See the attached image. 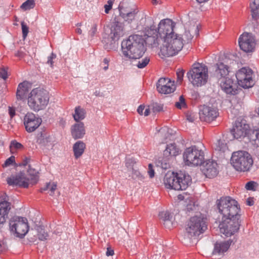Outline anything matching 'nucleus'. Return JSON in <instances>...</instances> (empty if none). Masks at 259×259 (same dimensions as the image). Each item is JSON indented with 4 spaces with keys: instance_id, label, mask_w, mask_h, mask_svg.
I'll list each match as a JSON object with an SVG mask.
<instances>
[{
    "instance_id": "nucleus-1",
    "label": "nucleus",
    "mask_w": 259,
    "mask_h": 259,
    "mask_svg": "<svg viewBox=\"0 0 259 259\" xmlns=\"http://www.w3.org/2000/svg\"><path fill=\"white\" fill-rule=\"evenodd\" d=\"M123 55L130 59L141 58L146 51V42L142 36L134 34L121 42Z\"/></svg>"
},
{
    "instance_id": "nucleus-2",
    "label": "nucleus",
    "mask_w": 259,
    "mask_h": 259,
    "mask_svg": "<svg viewBox=\"0 0 259 259\" xmlns=\"http://www.w3.org/2000/svg\"><path fill=\"white\" fill-rule=\"evenodd\" d=\"M50 100L49 92L40 88L33 89L28 94L27 104L30 109L35 112L44 110Z\"/></svg>"
},
{
    "instance_id": "nucleus-3",
    "label": "nucleus",
    "mask_w": 259,
    "mask_h": 259,
    "mask_svg": "<svg viewBox=\"0 0 259 259\" xmlns=\"http://www.w3.org/2000/svg\"><path fill=\"white\" fill-rule=\"evenodd\" d=\"M163 183L167 189L184 190L191 183V178L189 175L183 173L168 171L164 177Z\"/></svg>"
},
{
    "instance_id": "nucleus-4",
    "label": "nucleus",
    "mask_w": 259,
    "mask_h": 259,
    "mask_svg": "<svg viewBox=\"0 0 259 259\" xmlns=\"http://www.w3.org/2000/svg\"><path fill=\"white\" fill-rule=\"evenodd\" d=\"M159 55L162 57L173 56L183 48V44L181 35L174 33L161 42Z\"/></svg>"
},
{
    "instance_id": "nucleus-5",
    "label": "nucleus",
    "mask_w": 259,
    "mask_h": 259,
    "mask_svg": "<svg viewBox=\"0 0 259 259\" xmlns=\"http://www.w3.org/2000/svg\"><path fill=\"white\" fill-rule=\"evenodd\" d=\"M187 76L189 80L194 86L201 87L207 81L208 68L204 64L195 63L187 72Z\"/></svg>"
},
{
    "instance_id": "nucleus-6",
    "label": "nucleus",
    "mask_w": 259,
    "mask_h": 259,
    "mask_svg": "<svg viewBox=\"0 0 259 259\" xmlns=\"http://www.w3.org/2000/svg\"><path fill=\"white\" fill-rule=\"evenodd\" d=\"M27 173L29 176L28 178L25 177L23 172H20L16 175H12L7 178V183L9 185L19 186L23 188H28L29 182L32 185L36 184L38 180V172L29 165Z\"/></svg>"
},
{
    "instance_id": "nucleus-7",
    "label": "nucleus",
    "mask_w": 259,
    "mask_h": 259,
    "mask_svg": "<svg viewBox=\"0 0 259 259\" xmlns=\"http://www.w3.org/2000/svg\"><path fill=\"white\" fill-rule=\"evenodd\" d=\"M217 205L222 219L238 217L240 211L238 202L231 197H221L217 200Z\"/></svg>"
},
{
    "instance_id": "nucleus-8",
    "label": "nucleus",
    "mask_w": 259,
    "mask_h": 259,
    "mask_svg": "<svg viewBox=\"0 0 259 259\" xmlns=\"http://www.w3.org/2000/svg\"><path fill=\"white\" fill-rule=\"evenodd\" d=\"M231 163L237 171H247L252 166L253 160L251 156L248 152L238 151L233 153Z\"/></svg>"
},
{
    "instance_id": "nucleus-9",
    "label": "nucleus",
    "mask_w": 259,
    "mask_h": 259,
    "mask_svg": "<svg viewBox=\"0 0 259 259\" xmlns=\"http://www.w3.org/2000/svg\"><path fill=\"white\" fill-rule=\"evenodd\" d=\"M175 23L172 20L166 18L161 20L157 27L156 39L151 45L153 47H158L163 39L174 34Z\"/></svg>"
},
{
    "instance_id": "nucleus-10",
    "label": "nucleus",
    "mask_w": 259,
    "mask_h": 259,
    "mask_svg": "<svg viewBox=\"0 0 259 259\" xmlns=\"http://www.w3.org/2000/svg\"><path fill=\"white\" fill-rule=\"evenodd\" d=\"M207 229V225L204 217L196 215L191 217L186 228V235L189 238L199 236Z\"/></svg>"
},
{
    "instance_id": "nucleus-11",
    "label": "nucleus",
    "mask_w": 259,
    "mask_h": 259,
    "mask_svg": "<svg viewBox=\"0 0 259 259\" xmlns=\"http://www.w3.org/2000/svg\"><path fill=\"white\" fill-rule=\"evenodd\" d=\"M183 158L186 165L197 166L203 163L204 154L202 150L193 146L185 149Z\"/></svg>"
},
{
    "instance_id": "nucleus-12",
    "label": "nucleus",
    "mask_w": 259,
    "mask_h": 259,
    "mask_svg": "<svg viewBox=\"0 0 259 259\" xmlns=\"http://www.w3.org/2000/svg\"><path fill=\"white\" fill-rule=\"evenodd\" d=\"M9 225L11 231L20 238L23 237L29 230L27 219L24 217H12L10 220Z\"/></svg>"
},
{
    "instance_id": "nucleus-13",
    "label": "nucleus",
    "mask_w": 259,
    "mask_h": 259,
    "mask_svg": "<svg viewBox=\"0 0 259 259\" xmlns=\"http://www.w3.org/2000/svg\"><path fill=\"white\" fill-rule=\"evenodd\" d=\"M251 131L252 130L245 120L238 118L231 130V133L234 138L241 140L246 137L249 138Z\"/></svg>"
},
{
    "instance_id": "nucleus-14",
    "label": "nucleus",
    "mask_w": 259,
    "mask_h": 259,
    "mask_svg": "<svg viewBox=\"0 0 259 259\" xmlns=\"http://www.w3.org/2000/svg\"><path fill=\"white\" fill-rule=\"evenodd\" d=\"M237 217L222 219L219 225L221 233L229 237L237 232L239 228V222Z\"/></svg>"
},
{
    "instance_id": "nucleus-15",
    "label": "nucleus",
    "mask_w": 259,
    "mask_h": 259,
    "mask_svg": "<svg viewBox=\"0 0 259 259\" xmlns=\"http://www.w3.org/2000/svg\"><path fill=\"white\" fill-rule=\"evenodd\" d=\"M253 72L249 68L243 67L236 74L238 84L245 89L251 88L254 84L252 79Z\"/></svg>"
},
{
    "instance_id": "nucleus-16",
    "label": "nucleus",
    "mask_w": 259,
    "mask_h": 259,
    "mask_svg": "<svg viewBox=\"0 0 259 259\" xmlns=\"http://www.w3.org/2000/svg\"><path fill=\"white\" fill-rule=\"evenodd\" d=\"M240 48L245 53H252L255 49L256 40L251 33L244 32L238 39Z\"/></svg>"
},
{
    "instance_id": "nucleus-17",
    "label": "nucleus",
    "mask_w": 259,
    "mask_h": 259,
    "mask_svg": "<svg viewBox=\"0 0 259 259\" xmlns=\"http://www.w3.org/2000/svg\"><path fill=\"white\" fill-rule=\"evenodd\" d=\"M41 122V118L32 112H28L24 117V124L28 133L35 131Z\"/></svg>"
},
{
    "instance_id": "nucleus-18",
    "label": "nucleus",
    "mask_w": 259,
    "mask_h": 259,
    "mask_svg": "<svg viewBox=\"0 0 259 259\" xmlns=\"http://www.w3.org/2000/svg\"><path fill=\"white\" fill-rule=\"evenodd\" d=\"M200 119L204 122H210L214 120L219 115L217 108L212 106L203 105L199 109Z\"/></svg>"
},
{
    "instance_id": "nucleus-19",
    "label": "nucleus",
    "mask_w": 259,
    "mask_h": 259,
    "mask_svg": "<svg viewBox=\"0 0 259 259\" xmlns=\"http://www.w3.org/2000/svg\"><path fill=\"white\" fill-rule=\"evenodd\" d=\"M157 89L161 94H168L174 92L176 85L174 81L168 78H161L157 83Z\"/></svg>"
},
{
    "instance_id": "nucleus-20",
    "label": "nucleus",
    "mask_w": 259,
    "mask_h": 259,
    "mask_svg": "<svg viewBox=\"0 0 259 259\" xmlns=\"http://www.w3.org/2000/svg\"><path fill=\"white\" fill-rule=\"evenodd\" d=\"M202 170L206 177L209 178H214L218 174V164L213 161H207L203 166Z\"/></svg>"
},
{
    "instance_id": "nucleus-21",
    "label": "nucleus",
    "mask_w": 259,
    "mask_h": 259,
    "mask_svg": "<svg viewBox=\"0 0 259 259\" xmlns=\"http://www.w3.org/2000/svg\"><path fill=\"white\" fill-rule=\"evenodd\" d=\"M123 34V26L122 23L115 21L111 27L110 36L112 40H117Z\"/></svg>"
},
{
    "instance_id": "nucleus-22",
    "label": "nucleus",
    "mask_w": 259,
    "mask_h": 259,
    "mask_svg": "<svg viewBox=\"0 0 259 259\" xmlns=\"http://www.w3.org/2000/svg\"><path fill=\"white\" fill-rule=\"evenodd\" d=\"M199 27L198 25L192 27L190 29L186 30L183 35H181L182 38V43L188 44L190 42L194 36L197 37L199 35Z\"/></svg>"
},
{
    "instance_id": "nucleus-23",
    "label": "nucleus",
    "mask_w": 259,
    "mask_h": 259,
    "mask_svg": "<svg viewBox=\"0 0 259 259\" xmlns=\"http://www.w3.org/2000/svg\"><path fill=\"white\" fill-rule=\"evenodd\" d=\"M214 67L215 68V73L218 77H220V79L226 77L229 74V67L225 61L223 62H218L215 64Z\"/></svg>"
},
{
    "instance_id": "nucleus-24",
    "label": "nucleus",
    "mask_w": 259,
    "mask_h": 259,
    "mask_svg": "<svg viewBox=\"0 0 259 259\" xmlns=\"http://www.w3.org/2000/svg\"><path fill=\"white\" fill-rule=\"evenodd\" d=\"M30 88L31 84L27 81L19 83L16 93L17 100H23L25 99Z\"/></svg>"
},
{
    "instance_id": "nucleus-25",
    "label": "nucleus",
    "mask_w": 259,
    "mask_h": 259,
    "mask_svg": "<svg viewBox=\"0 0 259 259\" xmlns=\"http://www.w3.org/2000/svg\"><path fill=\"white\" fill-rule=\"evenodd\" d=\"M220 84L221 89L227 94L234 95L236 90L233 88V81L228 77L220 79Z\"/></svg>"
},
{
    "instance_id": "nucleus-26",
    "label": "nucleus",
    "mask_w": 259,
    "mask_h": 259,
    "mask_svg": "<svg viewBox=\"0 0 259 259\" xmlns=\"http://www.w3.org/2000/svg\"><path fill=\"white\" fill-rule=\"evenodd\" d=\"M85 132L84 124L81 122L74 124L71 128V135L75 140L82 138L85 135Z\"/></svg>"
},
{
    "instance_id": "nucleus-27",
    "label": "nucleus",
    "mask_w": 259,
    "mask_h": 259,
    "mask_svg": "<svg viewBox=\"0 0 259 259\" xmlns=\"http://www.w3.org/2000/svg\"><path fill=\"white\" fill-rule=\"evenodd\" d=\"M232 241L230 240L221 243H216L214 245V250L213 251V254H223L224 252H226L229 249Z\"/></svg>"
},
{
    "instance_id": "nucleus-28",
    "label": "nucleus",
    "mask_w": 259,
    "mask_h": 259,
    "mask_svg": "<svg viewBox=\"0 0 259 259\" xmlns=\"http://www.w3.org/2000/svg\"><path fill=\"white\" fill-rule=\"evenodd\" d=\"M179 154V149L175 144H169L163 152L164 156L169 159V157L176 156Z\"/></svg>"
},
{
    "instance_id": "nucleus-29",
    "label": "nucleus",
    "mask_w": 259,
    "mask_h": 259,
    "mask_svg": "<svg viewBox=\"0 0 259 259\" xmlns=\"http://www.w3.org/2000/svg\"><path fill=\"white\" fill-rule=\"evenodd\" d=\"M85 149V144L82 141L76 142L73 146V151L76 159L80 157L83 153Z\"/></svg>"
},
{
    "instance_id": "nucleus-30",
    "label": "nucleus",
    "mask_w": 259,
    "mask_h": 259,
    "mask_svg": "<svg viewBox=\"0 0 259 259\" xmlns=\"http://www.w3.org/2000/svg\"><path fill=\"white\" fill-rule=\"evenodd\" d=\"M146 34L148 36V41L151 42V44L154 42V39H156V34H157V27L156 25L152 24L150 27L145 28Z\"/></svg>"
},
{
    "instance_id": "nucleus-31",
    "label": "nucleus",
    "mask_w": 259,
    "mask_h": 259,
    "mask_svg": "<svg viewBox=\"0 0 259 259\" xmlns=\"http://www.w3.org/2000/svg\"><path fill=\"white\" fill-rule=\"evenodd\" d=\"M250 9L253 19L259 18V0H253L250 3Z\"/></svg>"
},
{
    "instance_id": "nucleus-32",
    "label": "nucleus",
    "mask_w": 259,
    "mask_h": 259,
    "mask_svg": "<svg viewBox=\"0 0 259 259\" xmlns=\"http://www.w3.org/2000/svg\"><path fill=\"white\" fill-rule=\"evenodd\" d=\"M120 15L126 21L130 23L135 18L136 15L137 13V11L135 10L131 12H124V10H122L121 7H119Z\"/></svg>"
},
{
    "instance_id": "nucleus-33",
    "label": "nucleus",
    "mask_w": 259,
    "mask_h": 259,
    "mask_svg": "<svg viewBox=\"0 0 259 259\" xmlns=\"http://www.w3.org/2000/svg\"><path fill=\"white\" fill-rule=\"evenodd\" d=\"M85 110L78 106L75 108L74 113L73 114L74 119L78 122L83 119L85 117Z\"/></svg>"
},
{
    "instance_id": "nucleus-34",
    "label": "nucleus",
    "mask_w": 259,
    "mask_h": 259,
    "mask_svg": "<svg viewBox=\"0 0 259 259\" xmlns=\"http://www.w3.org/2000/svg\"><path fill=\"white\" fill-rule=\"evenodd\" d=\"M51 137L47 133H40L38 136L37 142L42 146H46L49 143H51Z\"/></svg>"
},
{
    "instance_id": "nucleus-35",
    "label": "nucleus",
    "mask_w": 259,
    "mask_h": 259,
    "mask_svg": "<svg viewBox=\"0 0 259 259\" xmlns=\"http://www.w3.org/2000/svg\"><path fill=\"white\" fill-rule=\"evenodd\" d=\"M35 229L37 232V236L39 240L41 241H44L48 239L49 235L47 232H45L42 226H36L35 227Z\"/></svg>"
},
{
    "instance_id": "nucleus-36",
    "label": "nucleus",
    "mask_w": 259,
    "mask_h": 259,
    "mask_svg": "<svg viewBox=\"0 0 259 259\" xmlns=\"http://www.w3.org/2000/svg\"><path fill=\"white\" fill-rule=\"evenodd\" d=\"M248 139L259 147V130H252Z\"/></svg>"
},
{
    "instance_id": "nucleus-37",
    "label": "nucleus",
    "mask_w": 259,
    "mask_h": 259,
    "mask_svg": "<svg viewBox=\"0 0 259 259\" xmlns=\"http://www.w3.org/2000/svg\"><path fill=\"white\" fill-rule=\"evenodd\" d=\"M23 147V145L17 142L16 141L14 140L11 142L10 145V150L11 153L14 154L16 152L17 150L22 149Z\"/></svg>"
},
{
    "instance_id": "nucleus-38",
    "label": "nucleus",
    "mask_w": 259,
    "mask_h": 259,
    "mask_svg": "<svg viewBox=\"0 0 259 259\" xmlns=\"http://www.w3.org/2000/svg\"><path fill=\"white\" fill-rule=\"evenodd\" d=\"M57 189V185L55 183L51 184L50 183H47L46 185L40 189V192H43L44 191H46L47 190H49L51 193L50 195H52L53 194L54 191Z\"/></svg>"
},
{
    "instance_id": "nucleus-39",
    "label": "nucleus",
    "mask_w": 259,
    "mask_h": 259,
    "mask_svg": "<svg viewBox=\"0 0 259 259\" xmlns=\"http://www.w3.org/2000/svg\"><path fill=\"white\" fill-rule=\"evenodd\" d=\"M35 5L34 0H27L21 6V8L24 10H27L33 9Z\"/></svg>"
},
{
    "instance_id": "nucleus-40",
    "label": "nucleus",
    "mask_w": 259,
    "mask_h": 259,
    "mask_svg": "<svg viewBox=\"0 0 259 259\" xmlns=\"http://www.w3.org/2000/svg\"><path fill=\"white\" fill-rule=\"evenodd\" d=\"M26 52L29 54V52L27 51L24 47H21L20 49L15 53V56L18 57L20 59H21L26 55Z\"/></svg>"
},
{
    "instance_id": "nucleus-41",
    "label": "nucleus",
    "mask_w": 259,
    "mask_h": 259,
    "mask_svg": "<svg viewBox=\"0 0 259 259\" xmlns=\"http://www.w3.org/2000/svg\"><path fill=\"white\" fill-rule=\"evenodd\" d=\"M175 106L179 109H182L183 108H186L187 107V105L185 102V100L183 96H181L179 97V101L176 102L175 104Z\"/></svg>"
},
{
    "instance_id": "nucleus-42",
    "label": "nucleus",
    "mask_w": 259,
    "mask_h": 259,
    "mask_svg": "<svg viewBox=\"0 0 259 259\" xmlns=\"http://www.w3.org/2000/svg\"><path fill=\"white\" fill-rule=\"evenodd\" d=\"M10 209L9 203L6 201L0 202V211L8 215V211Z\"/></svg>"
},
{
    "instance_id": "nucleus-43",
    "label": "nucleus",
    "mask_w": 259,
    "mask_h": 259,
    "mask_svg": "<svg viewBox=\"0 0 259 259\" xmlns=\"http://www.w3.org/2000/svg\"><path fill=\"white\" fill-rule=\"evenodd\" d=\"M151 107L152 112L154 113L159 112L163 110V105L156 103L152 104Z\"/></svg>"
},
{
    "instance_id": "nucleus-44",
    "label": "nucleus",
    "mask_w": 259,
    "mask_h": 259,
    "mask_svg": "<svg viewBox=\"0 0 259 259\" xmlns=\"http://www.w3.org/2000/svg\"><path fill=\"white\" fill-rule=\"evenodd\" d=\"M159 217L160 220L165 222L169 220L170 214L168 211H161L159 213Z\"/></svg>"
},
{
    "instance_id": "nucleus-45",
    "label": "nucleus",
    "mask_w": 259,
    "mask_h": 259,
    "mask_svg": "<svg viewBox=\"0 0 259 259\" xmlns=\"http://www.w3.org/2000/svg\"><path fill=\"white\" fill-rule=\"evenodd\" d=\"M149 62L150 58L148 57H146L143 59L139 61L137 66L139 68H143L148 64Z\"/></svg>"
},
{
    "instance_id": "nucleus-46",
    "label": "nucleus",
    "mask_w": 259,
    "mask_h": 259,
    "mask_svg": "<svg viewBox=\"0 0 259 259\" xmlns=\"http://www.w3.org/2000/svg\"><path fill=\"white\" fill-rule=\"evenodd\" d=\"M163 253V250L162 249L157 250L152 256L151 259H163L164 255H162Z\"/></svg>"
},
{
    "instance_id": "nucleus-47",
    "label": "nucleus",
    "mask_w": 259,
    "mask_h": 259,
    "mask_svg": "<svg viewBox=\"0 0 259 259\" xmlns=\"http://www.w3.org/2000/svg\"><path fill=\"white\" fill-rule=\"evenodd\" d=\"M22 31V35L24 38H25L27 36L29 32V27L24 22H21V23Z\"/></svg>"
},
{
    "instance_id": "nucleus-48",
    "label": "nucleus",
    "mask_w": 259,
    "mask_h": 259,
    "mask_svg": "<svg viewBox=\"0 0 259 259\" xmlns=\"http://www.w3.org/2000/svg\"><path fill=\"white\" fill-rule=\"evenodd\" d=\"M167 133V128L162 127L158 131V137H164V140L166 139L167 137L166 134Z\"/></svg>"
},
{
    "instance_id": "nucleus-49",
    "label": "nucleus",
    "mask_w": 259,
    "mask_h": 259,
    "mask_svg": "<svg viewBox=\"0 0 259 259\" xmlns=\"http://www.w3.org/2000/svg\"><path fill=\"white\" fill-rule=\"evenodd\" d=\"M15 162V157L14 156H11L10 157L8 158L5 162V163L3 164V166L4 167H7L12 164Z\"/></svg>"
},
{
    "instance_id": "nucleus-50",
    "label": "nucleus",
    "mask_w": 259,
    "mask_h": 259,
    "mask_svg": "<svg viewBox=\"0 0 259 259\" xmlns=\"http://www.w3.org/2000/svg\"><path fill=\"white\" fill-rule=\"evenodd\" d=\"M256 185V183L253 181L247 182L245 185V188L248 190H255L254 187Z\"/></svg>"
},
{
    "instance_id": "nucleus-51",
    "label": "nucleus",
    "mask_w": 259,
    "mask_h": 259,
    "mask_svg": "<svg viewBox=\"0 0 259 259\" xmlns=\"http://www.w3.org/2000/svg\"><path fill=\"white\" fill-rule=\"evenodd\" d=\"M0 77L5 80L8 77L7 70L4 67L0 68Z\"/></svg>"
},
{
    "instance_id": "nucleus-52",
    "label": "nucleus",
    "mask_w": 259,
    "mask_h": 259,
    "mask_svg": "<svg viewBox=\"0 0 259 259\" xmlns=\"http://www.w3.org/2000/svg\"><path fill=\"white\" fill-rule=\"evenodd\" d=\"M97 24L96 23H94L92 25V27L91 30L89 31V34L91 35V36L93 37L94 36L95 33L97 32Z\"/></svg>"
},
{
    "instance_id": "nucleus-53",
    "label": "nucleus",
    "mask_w": 259,
    "mask_h": 259,
    "mask_svg": "<svg viewBox=\"0 0 259 259\" xmlns=\"http://www.w3.org/2000/svg\"><path fill=\"white\" fill-rule=\"evenodd\" d=\"M184 72L183 70L179 71L177 72V82L181 83L183 80Z\"/></svg>"
},
{
    "instance_id": "nucleus-54",
    "label": "nucleus",
    "mask_w": 259,
    "mask_h": 259,
    "mask_svg": "<svg viewBox=\"0 0 259 259\" xmlns=\"http://www.w3.org/2000/svg\"><path fill=\"white\" fill-rule=\"evenodd\" d=\"M153 167V166L152 164H149L148 174L150 178H153L154 177L155 172Z\"/></svg>"
},
{
    "instance_id": "nucleus-55",
    "label": "nucleus",
    "mask_w": 259,
    "mask_h": 259,
    "mask_svg": "<svg viewBox=\"0 0 259 259\" xmlns=\"http://www.w3.org/2000/svg\"><path fill=\"white\" fill-rule=\"evenodd\" d=\"M56 55L52 53L50 56H49L48 58L47 63L52 67L53 66V59L56 58Z\"/></svg>"
},
{
    "instance_id": "nucleus-56",
    "label": "nucleus",
    "mask_w": 259,
    "mask_h": 259,
    "mask_svg": "<svg viewBox=\"0 0 259 259\" xmlns=\"http://www.w3.org/2000/svg\"><path fill=\"white\" fill-rule=\"evenodd\" d=\"M8 111L11 118H13L15 116L16 114V110L14 107L9 106L8 108Z\"/></svg>"
},
{
    "instance_id": "nucleus-57",
    "label": "nucleus",
    "mask_w": 259,
    "mask_h": 259,
    "mask_svg": "<svg viewBox=\"0 0 259 259\" xmlns=\"http://www.w3.org/2000/svg\"><path fill=\"white\" fill-rule=\"evenodd\" d=\"M7 214L0 211V224H2L6 222Z\"/></svg>"
},
{
    "instance_id": "nucleus-58",
    "label": "nucleus",
    "mask_w": 259,
    "mask_h": 259,
    "mask_svg": "<svg viewBox=\"0 0 259 259\" xmlns=\"http://www.w3.org/2000/svg\"><path fill=\"white\" fill-rule=\"evenodd\" d=\"M30 161V158H29V157H25L23 159L22 161L20 163L19 165L20 166H26L29 163Z\"/></svg>"
},
{
    "instance_id": "nucleus-59",
    "label": "nucleus",
    "mask_w": 259,
    "mask_h": 259,
    "mask_svg": "<svg viewBox=\"0 0 259 259\" xmlns=\"http://www.w3.org/2000/svg\"><path fill=\"white\" fill-rule=\"evenodd\" d=\"M109 60L107 58H104L103 60V69L104 70H107L108 68Z\"/></svg>"
},
{
    "instance_id": "nucleus-60",
    "label": "nucleus",
    "mask_w": 259,
    "mask_h": 259,
    "mask_svg": "<svg viewBox=\"0 0 259 259\" xmlns=\"http://www.w3.org/2000/svg\"><path fill=\"white\" fill-rule=\"evenodd\" d=\"M151 110H152L151 105L145 107L143 115L146 116L149 115Z\"/></svg>"
},
{
    "instance_id": "nucleus-61",
    "label": "nucleus",
    "mask_w": 259,
    "mask_h": 259,
    "mask_svg": "<svg viewBox=\"0 0 259 259\" xmlns=\"http://www.w3.org/2000/svg\"><path fill=\"white\" fill-rule=\"evenodd\" d=\"M145 106H144V105H140L138 109H137V112H138V113L141 115H143V111L145 110Z\"/></svg>"
},
{
    "instance_id": "nucleus-62",
    "label": "nucleus",
    "mask_w": 259,
    "mask_h": 259,
    "mask_svg": "<svg viewBox=\"0 0 259 259\" xmlns=\"http://www.w3.org/2000/svg\"><path fill=\"white\" fill-rule=\"evenodd\" d=\"M114 254V250L110 248H107L106 255L107 256L113 255Z\"/></svg>"
},
{
    "instance_id": "nucleus-63",
    "label": "nucleus",
    "mask_w": 259,
    "mask_h": 259,
    "mask_svg": "<svg viewBox=\"0 0 259 259\" xmlns=\"http://www.w3.org/2000/svg\"><path fill=\"white\" fill-rule=\"evenodd\" d=\"M247 204L249 206H252L253 205L254 202L253 199L251 198H248L246 201Z\"/></svg>"
},
{
    "instance_id": "nucleus-64",
    "label": "nucleus",
    "mask_w": 259,
    "mask_h": 259,
    "mask_svg": "<svg viewBox=\"0 0 259 259\" xmlns=\"http://www.w3.org/2000/svg\"><path fill=\"white\" fill-rule=\"evenodd\" d=\"M104 8H105V12L106 13V14H108L109 13V11L112 9L109 5H108L107 4H106L105 6H104Z\"/></svg>"
}]
</instances>
